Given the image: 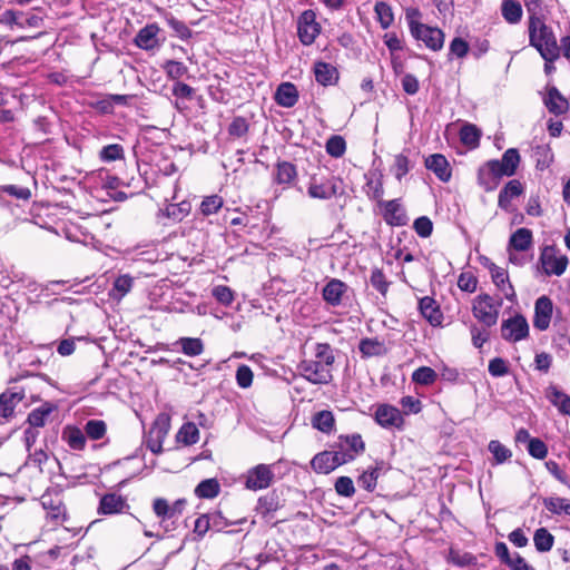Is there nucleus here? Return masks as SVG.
Returning <instances> with one entry per match:
<instances>
[{"instance_id":"nucleus-1","label":"nucleus","mask_w":570,"mask_h":570,"mask_svg":"<svg viewBox=\"0 0 570 570\" xmlns=\"http://www.w3.org/2000/svg\"><path fill=\"white\" fill-rule=\"evenodd\" d=\"M335 357L332 347L327 343H317L315 346V360H303L297 365L299 374L315 385L328 384L332 379V366Z\"/></svg>"},{"instance_id":"nucleus-2","label":"nucleus","mask_w":570,"mask_h":570,"mask_svg":"<svg viewBox=\"0 0 570 570\" xmlns=\"http://www.w3.org/2000/svg\"><path fill=\"white\" fill-rule=\"evenodd\" d=\"M529 42L534 47L543 60H557L559 46L552 29L546 24L542 17H529Z\"/></svg>"},{"instance_id":"nucleus-3","label":"nucleus","mask_w":570,"mask_h":570,"mask_svg":"<svg viewBox=\"0 0 570 570\" xmlns=\"http://www.w3.org/2000/svg\"><path fill=\"white\" fill-rule=\"evenodd\" d=\"M186 507L185 499H178L169 503L166 499L157 498L153 502V510L160 520L159 524L165 532L176 529L177 521Z\"/></svg>"},{"instance_id":"nucleus-4","label":"nucleus","mask_w":570,"mask_h":570,"mask_svg":"<svg viewBox=\"0 0 570 570\" xmlns=\"http://www.w3.org/2000/svg\"><path fill=\"white\" fill-rule=\"evenodd\" d=\"M502 306L501 298H493L489 294H480L473 299V316L487 327L497 324L500 308Z\"/></svg>"},{"instance_id":"nucleus-5","label":"nucleus","mask_w":570,"mask_h":570,"mask_svg":"<svg viewBox=\"0 0 570 570\" xmlns=\"http://www.w3.org/2000/svg\"><path fill=\"white\" fill-rule=\"evenodd\" d=\"M342 193L341 179L337 177H317L312 176L308 187L307 195L311 198L320 200H328L336 195Z\"/></svg>"},{"instance_id":"nucleus-6","label":"nucleus","mask_w":570,"mask_h":570,"mask_svg":"<svg viewBox=\"0 0 570 570\" xmlns=\"http://www.w3.org/2000/svg\"><path fill=\"white\" fill-rule=\"evenodd\" d=\"M0 23L10 30L39 28L43 23V18L35 12L4 10L0 14Z\"/></svg>"},{"instance_id":"nucleus-7","label":"nucleus","mask_w":570,"mask_h":570,"mask_svg":"<svg viewBox=\"0 0 570 570\" xmlns=\"http://www.w3.org/2000/svg\"><path fill=\"white\" fill-rule=\"evenodd\" d=\"M411 35L424 45L433 50L439 51L443 48L444 45V33L439 28H433L428 24L411 20L409 22Z\"/></svg>"},{"instance_id":"nucleus-8","label":"nucleus","mask_w":570,"mask_h":570,"mask_svg":"<svg viewBox=\"0 0 570 570\" xmlns=\"http://www.w3.org/2000/svg\"><path fill=\"white\" fill-rule=\"evenodd\" d=\"M539 262L548 276H561L569 264L568 257L554 246H546L540 254Z\"/></svg>"},{"instance_id":"nucleus-9","label":"nucleus","mask_w":570,"mask_h":570,"mask_svg":"<svg viewBox=\"0 0 570 570\" xmlns=\"http://www.w3.org/2000/svg\"><path fill=\"white\" fill-rule=\"evenodd\" d=\"M244 485L247 490L259 491L267 489L274 481L273 465L257 464L246 471L243 475Z\"/></svg>"},{"instance_id":"nucleus-10","label":"nucleus","mask_w":570,"mask_h":570,"mask_svg":"<svg viewBox=\"0 0 570 570\" xmlns=\"http://www.w3.org/2000/svg\"><path fill=\"white\" fill-rule=\"evenodd\" d=\"M529 331L528 321L521 314L503 320L501 323V337L510 343L525 340L529 336Z\"/></svg>"},{"instance_id":"nucleus-11","label":"nucleus","mask_w":570,"mask_h":570,"mask_svg":"<svg viewBox=\"0 0 570 570\" xmlns=\"http://www.w3.org/2000/svg\"><path fill=\"white\" fill-rule=\"evenodd\" d=\"M340 458H344V464L353 461L365 450V443L357 433L351 435H340L337 442L333 446Z\"/></svg>"},{"instance_id":"nucleus-12","label":"nucleus","mask_w":570,"mask_h":570,"mask_svg":"<svg viewBox=\"0 0 570 570\" xmlns=\"http://www.w3.org/2000/svg\"><path fill=\"white\" fill-rule=\"evenodd\" d=\"M321 33V26L316 21L313 10H305L297 19V35L304 46L312 45Z\"/></svg>"},{"instance_id":"nucleus-13","label":"nucleus","mask_w":570,"mask_h":570,"mask_svg":"<svg viewBox=\"0 0 570 570\" xmlns=\"http://www.w3.org/2000/svg\"><path fill=\"white\" fill-rule=\"evenodd\" d=\"M284 502L281 494L273 490L257 500L255 510L266 522H271L275 512L284 507Z\"/></svg>"},{"instance_id":"nucleus-14","label":"nucleus","mask_w":570,"mask_h":570,"mask_svg":"<svg viewBox=\"0 0 570 570\" xmlns=\"http://www.w3.org/2000/svg\"><path fill=\"white\" fill-rule=\"evenodd\" d=\"M488 268L490 271L492 282L497 288L503 294L504 298L511 303H514L517 301V294L510 282L508 272L494 263H489Z\"/></svg>"},{"instance_id":"nucleus-15","label":"nucleus","mask_w":570,"mask_h":570,"mask_svg":"<svg viewBox=\"0 0 570 570\" xmlns=\"http://www.w3.org/2000/svg\"><path fill=\"white\" fill-rule=\"evenodd\" d=\"M553 314V303L550 297L542 295L534 303L533 326L539 331L549 328Z\"/></svg>"},{"instance_id":"nucleus-16","label":"nucleus","mask_w":570,"mask_h":570,"mask_svg":"<svg viewBox=\"0 0 570 570\" xmlns=\"http://www.w3.org/2000/svg\"><path fill=\"white\" fill-rule=\"evenodd\" d=\"M375 421L384 429H401L404 423L400 410L389 404L377 406Z\"/></svg>"},{"instance_id":"nucleus-17","label":"nucleus","mask_w":570,"mask_h":570,"mask_svg":"<svg viewBox=\"0 0 570 570\" xmlns=\"http://www.w3.org/2000/svg\"><path fill=\"white\" fill-rule=\"evenodd\" d=\"M384 220L391 226H404L407 216L399 199L380 200Z\"/></svg>"},{"instance_id":"nucleus-18","label":"nucleus","mask_w":570,"mask_h":570,"mask_svg":"<svg viewBox=\"0 0 570 570\" xmlns=\"http://www.w3.org/2000/svg\"><path fill=\"white\" fill-rule=\"evenodd\" d=\"M342 464H344V458H340L334 449L316 454L311 461L313 470L323 474L332 472Z\"/></svg>"},{"instance_id":"nucleus-19","label":"nucleus","mask_w":570,"mask_h":570,"mask_svg":"<svg viewBox=\"0 0 570 570\" xmlns=\"http://www.w3.org/2000/svg\"><path fill=\"white\" fill-rule=\"evenodd\" d=\"M348 286L337 278L330 279L323 287L322 297L326 304L336 307L342 304L343 296L346 294Z\"/></svg>"},{"instance_id":"nucleus-20","label":"nucleus","mask_w":570,"mask_h":570,"mask_svg":"<svg viewBox=\"0 0 570 570\" xmlns=\"http://www.w3.org/2000/svg\"><path fill=\"white\" fill-rule=\"evenodd\" d=\"M160 28L156 23H149L141 28L135 38V43L138 48L144 50H153L160 46L158 33Z\"/></svg>"},{"instance_id":"nucleus-21","label":"nucleus","mask_w":570,"mask_h":570,"mask_svg":"<svg viewBox=\"0 0 570 570\" xmlns=\"http://www.w3.org/2000/svg\"><path fill=\"white\" fill-rule=\"evenodd\" d=\"M41 505L47 511L46 518L56 524H60L67 520V511L60 499L50 495L41 498Z\"/></svg>"},{"instance_id":"nucleus-22","label":"nucleus","mask_w":570,"mask_h":570,"mask_svg":"<svg viewBox=\"0 0 570 570\" xmlns=\"http://www.w3.org/2000/svg\"><path fill=\"white\" fill-rule=\"evenodd\" d=\"M419 309L421 315L430 323V325L435 327L442 324L443 314L434 298L430 296L421 298L419 301Z\"/></svg>"},{"instance_id":"nucleus-23","label":"nucleus","mask_w":570,"mask_h":570,"mask_svg":"<svg viewBox=\"0 0 570 570\" xmlns=\"http://www.w3.org/2000/svg\"><path fill=\"white\" fill-rule=\"evenodd\" d=\"M425 167L433 171L441 181H449L452 173L448 159L441 154L430 155L425 159Z\"/></svg>"},{"instance_id":"nucleus-24","label":"nucleus","mask_w":570,"mask_h":570,"mask_svg":"<svg viewBox=\"0 0 570 570\" xmlns=\"http://www.w3.org/2000/svg\"><path fill=\"white\" fill-rule=\"evenodd\" d=\"M274 99L278 106L292 108L298 101V90L292 82H282L275 91Z\"/></svg>"},{"instance_id":"nucleus-25","label":"nucleus","mask_w":570,"mask_h":570,"mask_svg":"<svg viewBox=\"0 0 570 570\" xmlns=\"http://www.w3.org/2000/svg\"><path fill=\"white\" fill-rule=\"evenodd\" d=\"M543 102L551 114L557 116L566 114L569 109L568 100L560 94L556 87L548 89Z\"/></svg>"},{"instance_id":"nucleus-26","label":"nucleus","mask_w":570,"mask_h":570,"mask_svg":"<svg viewBox=\"0 0 570 570\" xmlns=\"http://www.w3.org/2000/svg\"><path fill=\"white\" fill-rule=\"evenodd\" d=\"M315 80L322 86H333L338 81L337 69L327 62L317 61L314 63Z\"/></svg>"},{"instance_id":"nucleus-27","label":"nucleus","mask_w":570,"mask_h":570,"mask_svg":"<svg viewBox=\"0 0 570 570\" xmlns=\"http://www.w3.org/2000/svg\"><path fill=\"white\" fill-rule=\"evenodd\" d=\"M22 391H6L0 395V416L9 419L13 415L14 407L23 400Z\"/></svg>"},{"instance_id":"nucleus-28","label":"nucleus","mask_w":570,"mask_h":570,"mask_svg":"<svg viewBox=\"0 0 570 570\" xmlns=\"http://www.w3.org/2000/svg\"><path fill=\"white\" fill-rule=\"evenodd\" d=\"M523 193V186L518 179H512L499 193L498 205L504 210L510 209L511 200Z\"/></svg>"},{"instance_id":"nucleus-29","label":"nucleus","mask_w":570,"mask_h":570,"mask_svg":"<svg viewBox=\"0 0 570 570\" xmlns=\"http://www.w3.org/2000/svg\"><path fill=\"white\" fill-rule=\"evenodd\" d=\"M191 210V205L187 200H181L179 203H169L163 209H160V215L165 216L173 223L181 222Z\"/></svg>"},{"instance_id":"nucleus-30","label":"nucleus","mask_w":570,"mask_h":570,"mask_svg":"<svg viewBox=\"0 0 570 570\" xmlns=\"http://www.w3.org/2000/svg\"><path fill=\"white\" fill-rule=\"evenodd\" d=\"M61 439L69 445L70 449L81 451L86 446L85 432L75 425H67L62 430Z\"/></svg>"},{"instance_id":"nucleus-31","label":"nucleus","mask_w":570,"mask_h":570,"mask_svg":"<svg viewBox=\"0 0 570 570\" xmlns=\"http://www.w3.org/2000/svg\"><path fill=\"white\" fill-rule=\"evenodd\" d=\"M127 507L125 499L116 493L105 494L100 499L98 512L101 514H116Z\"/></svg>"},{"instance_id":"nucleus-32","label":"nucleus","mask_w":570,"mask_h":570,"mask_svg":"<svg viewBox=\"0 0 570 570\" xmlns=\"http://www.w3.org/2000/svg\"><path fill=\"white\" fill-rule=\"evenodd\" d=\"M533 236L532 232L528 228H518L509 239L508 247L515 252H525L532 246Z\"/></svg>"},{"instance_id":"nucleus-33","label":"nucleus","mask_w":570,"mask_h":570,"mask_svg":"<svg viewBox=\"0 0 570 570\" xmlns=\"http://www.w3.org/2000/svg\"><path fill=\"white\" fill-rule=\"evenodd\" d=\"M547 397L561 414L570 416V396L568 394L551 385L547 390Z\"/></svg>"},{"instance_id":"nucleus-34","label":"nucleus","mask_w":570,"mask_h":570,"mask_svg":"<svg viewBox=\"0 0 570 570\" xmlns=\"http://www.w3.org/2000/svg\"><path fill=\"white\" fill-rule=\"evenodd\" d=\"M383 469H384L383 462L376 463L375 466H370L357 479L358 485L368 492L374 491L376 488V481H377L379 476L381 475Z\"/></svg>"},{"instance_id":"nucleus-35","label":"nucleus","mask_w":570,"mask_h":570,"mask_svg":"<svg viewBox=\"0 0 570 570\" xmlns=\"http://www.w3.org/2000/svg\"><path fill=\"white\" fill-rule=\"evenodd\" d=\"M297 177L296 167L289 161H281L276 165L274 179L279 185H289Z\"/></svg>"},{"instance_id":"nucleus-36","label":"nucleus","mask_w":570,"mask_h":570,"mask_svg":"<svg viewBox=\"0 0 570 570\" xmlns=\"http://www.w3.org/2000/svg\"><path fill=\"white\" fill-rule=\"evenodd\" d=\"M358 350L363 357L381 356L387 352L385 344L377 338L361 340Z\"/></svg>"},{"instance_id":"nucleus-37","label":"nucleus","mask_w":570,"mask_h":570,"mask_svg":"<svg viewBox=\"0 0 570 570\" xmlns=\"http://www.w3.org/2000/svg\"><path fill=\"white\" fill-rule=\"evenodd\" d=\"M501 13L508 23H518L522 18V7L515 0H503L501 4Z\"/></svg>"},{"instance_id":"nucleus-38","label":"nucleus","mask_w":570,"mask_h":570,"mask_svg":"<svg viewBox=\"0 0 570 570\" xmlns=\"http://www.w3.org/2000/svg\"><path fill=\"white\" fill-rule=\"evenodd\" d=\"M175 345L180 346L181 352L187 356H198L204 352V343L198 337H180Z\"/></svg>"},{"instance_id":"nucleus-39","label":"nucleus","mask_w":570,"mask_h":570,"mask_svg":"<svg viewBox=\"0 0 570 570\" xmlns=\"http://www.w3.org/2000/svg\"><path fill=\"white\" fill-rule=\"evenodd\" d=\"M176 440L185 445H191L198 442L199 431L195 423L188 422L183 424L176 435Z\"/></svg>"},{"instance_id":"nucleus-40","label":"nucleus","mask_w":570,"mask_h":570,"mask_svg":"<svg viewBox=\"0 0 570 570\" xmlns=\"http://www.w3.org/2000/svg\"><path fill=\"white\" fill-rule=\"evenodd\" d=\"M219 490L220 487L216 479H206L196 487L195 494L198 498L213 499L218 495Z\"/></svg>"},{"instance_id":"nucleus-41","label":"nucleus","mask_w":570,"mask_h":570,"mask_svg":"<svg viewBox=\"0 0 570 570\" xmlns=\"http://www.w3.org/2000/svg\"><path fill=\"white\" fill-rule=\"evenodd\" d=\"M170 429V419L167 414H159L155 420L149 433L164 443Z\"/></svg>"},{"instance_id":"nucleus-42","label":"nucleus","mask_w":570,"mask_h":570,"mask_svg":"<svg viewBox=\"0 0 570 570\" xmlns=\"http://www.w3.org/2000/svg\"><path fill=\"white\" fill-rule=\"evenodd\" d=\"M543 504L548 511L553 514L566 513L570 515V500L559 497H550L543 500Z\"/></svg>"},{"instance_id":"nucleus-43","label":"nucleus","mask_w":570,"mask_h":570,"mask_svg":"<svg viewBox=\"0 0 570 570\" xmlns=\"http://www.w3.org/2000/svg\"><path fill=\"white\" fill-rule=\"evenodd\" d=\"M533 542L538 551L548 552L553 547L554 538L546 528H539L534 532Z\"/></svg>"},{"instance_id":"nucleus-44","label":"nucleus","mask_w":570,"mask_h":570,"mask_svg":"<svg viewBox=\"0 0 570 570\" xmlns=\"http://www.w3.org/2000/svg\"><path fill=\"white\" fill-rule=\"evenodd\" d=\"M52 410L53 406L49 403H46L30 412L28 415V422L31 426L41 428L46 424L47 417L50 415Z\"/></svg>"},{"instance_id":"nucleus-45","label":"nucleus","mask_w":570,"mask_h":570,"mask_svg":"<svg viewBox=\"0 0 570 570\" xmlns=\"http://www.w3.org/2000/svg\"><path fill=\"white\" fill-rule=\"evenodd\" d=\"M334 415L331 411L317 412L313 417V426L324 433H330L334 428Z\"/></svg>"},{"instance_id":"nucleus-46","label":"nucleus","mask_w":570,"mask_h":570,"mask_svg":"<svg viewBox=\"0 0 570 570\" xmlns=\"http://www.w3.org/2000/svg\"><path fill=\"white\" fill-rule=\"evenodd\" d=\"M488 449L493 455L494 464H502L512 456L511 450L498 440L490 441Z\"/></svg>"},{"instance_id":"nucleus-47","label":"nucleus","mask_w":570,"mask_h":570,"mask_svg":"<svg viewBox=\"0 0 570 570\" xmlns=\"http://www.w3.org/2000/svg\"><path fill=\"white\" fill-rule=\"evenodd\" d=\"M374 11L383 29H387L394 21V14L392 8L383 1L376 2Z\"/></svg>"},{"instance_id":"nucleus-48","label":"nucleus","mask_w":570,"mask_h":570,"mask_svg":"<svg viewBox=\"0 0 570 570\" xmlns=\"http://www.w3.org/2000/svg\"><path fill=\"white\" fill-rule=\"evenodd\" d=\"M83 432L89 439L97 441L106 435L107 425L102 420H89Z\"/></svg>"},{"instance_id":"nucleus-49","label":"nucleus","mask_w":570,"mask_h":570,"mask_svg":"<svg viewBox=\"0 0 570 570\" xmlns=\"http://www.w3.org/2000/svg\"><path fill=\"white\" fill-rule=\"evenodd\" d=\"M438 379L436 372L429 366H421L416 368L412 374L413 382L421 385H431Z\"/></svg>"},{"instance_id":"nucleus-50","label":"nucleus","mask_w":570,"mask_h":570,"mask_svg":"<svg viewBox=\"0 0 570 570\" xmlns=\"http://www.w3.org/2000/svg\"><path fill=\"white\" fill-rule=\"evenodd\" d=\"M325 148L330 156L340 158L345 154L346 142L342 136L335 135L327 139Z\"/></svg>"},{"instance_id":"nucleus-51","label":"nucleus","mask_w":570,"mask_h":570,"mask_svg":"<svg viewBox=\"0 0 570 570\" xmlns=\"http://www.w3.org/2000/svg\"><path fill=\"white\" fill-rule=\"evenodd\" d=\"M478 183L487 191H492L499 186V181L492 176V173L485 166H481L478 171Z\"/></svg>"},{"instance_id":"nucleus-52","label":"nucleus","mask_w":570,"mask_h":570,"mask_svg":"<svg viewBox=\"0 0 570 570\" xmlns=\"http://www.w3.org/2000/svg\"><path fill=\"white\" fill-rule=\"evenodd\" d=\"M165 20L178 38L187 40L191 37V30L185 24V22L176 19L173 14L166 13Z\"/></svg>"},{"instance_id":"nucleus-53","label":"nucleus","mask_w":570,"mask_h":570,"mask_svg":"<svg viewBox=\"0 0 570 570\" xmlns=\"http://www.w3.org/2000/svg\"><path fill=\"white\" fill-rule=\"evenodd\" d=\"M99 157L102 161L110 163L119 159H124L125 151L121 145L111 144L102 147L99 153Z\"/></svg>"},{"instance_id":"nucleus-54","label":"nucleus","mask_w":570,"mask_h":570,"mask_svg":"<svg viewBox=\"0 0 570 570\" xmlns=\"http://www.w3.org/2000/svg\"><path fill=\"white\" fill-rule=\"evenodd\" d=\"M501 161L504 165V167L509 170V171H507L508 177L513 176L518 169L519 164H520L519 151L515 148H509L503 154Z\"/></svg>"},{"instance_id":"nucleus-55","label":"nucleus","mask_w":570,"mask_h":570,"mask_svg":"<svg viewBox=\"0 0 570 570\" xmlns=\"http://www.w3.org/2000/svg\"><path fill=\"white\" fill-rule=\"evenodd\" d=\"M223 198L218 195H210L203 199L200 212L205 216L216 214L223 206Z\"/></svg>"},{"instance_id":"nucleus-56","label":"nucleus","mask_w":570,"mask_h":570,"mask_svg":"<svg viewBox=\"0 0 570 570\" xmlns=\"http://www.w3.org/2000/svg\"><path fill=\"white\" fill-rule=\"evenodd\" d=\"M480 136H481L480 130L474 125H470V124L464 125L460 131L461 141L464 145H469L472 147H474L479 144Z\"/></svg>"},{"instance_id":"nucleus-57","label":"nucleus","mask_w":570,"mask_h":570,"mask_svg":"<svg viewBox=\"0 0 570 570\" xmlns=\"http://www.w3.org/2000/svg\"><path fill=\"white\" fill-rule=\"evenodd\" d=\"M370 282L371 285L383 296L387 293L390 282L386 281V277L382 269L373 268L371 272Z\"/></svg>"},{"instance_id":"nucleus-58","label":"nucleus","mask_w":570,"mask_h":570,"mask_svg":"<svg viewBox=\"0 0 570 570\" xmlns=\"http://www.w3.org/2000/svg\"><path fill=\"white\" fill-rule=\"evenodd\" d=\"M164 69L167 76L173 80L181 78L188 71V68L185 66V63L176 60L166 61V63L164 65Z\"/></svg>"},{"instance_id":"nucleus-59","label":"nucleus","mask_w":570,"mask_h":570,"mask_svg":"<svg viewBox=\"0 0 570 570\" xmlns=\"http://www.w3.org/2000/svg\"><path fill=\"white\" fill-rule=\"evenodd\" d=\"M392 171L397 180H401L410 171V161L406 156L399 154L394 157Z\"/></svg>"},{"instance_id":"nucleus-60","label":"nucleus","mask_w":570,"mask_h":570,"mask_svg":"<svg viewBox=\"0 0 570 570\" xmlns=\"http://www.w3.org/2000/svg\"><path fill=\"white\" fill-rule=\"evenodd\" d=\"M413 228L420 237L426 238L432 234L433 223L429 217L421 216L414 220Z\"/></svg>"},{"instance_id":"nucleus-61","label":"nucleus","mask_w":570,"mask_h":570,"mask_svg":"<svg viewBox=\"0 0 570 570\" xmlns=\"http://www.w3.org/2000/svg\"><path fill=\"white\" fill-rule=\"evenodd\" d=\"M527 450L532 458L538 460H543L548 455V446L538 438L530 441Z\"/></svg>"},{"instance_id":"nucleus-62","label":"nucleus","mask_w":570,"mask_h":570,"mask_svg":"<svg viewBox=\"0 0 570 570\" xmlns=\"http://www.w3.org/2000/svg\"><path fill=\"white\" fill-rule=\"evenodd\" d=\"M336 492L345 498H351L355 493L353 480L348 476H340L335 482Z\"/></svg>"},{"instance_id":"nucleus-63","label":"nucleus","mask_w":570,"mask_h":570,"mask_svg":"<svg viewBox=\"0 0 570 570\" xmlns=\"http://www.w3.org/2000/svg\"><path fill=\"white\" fill-rule=\"evenodd\" d=\"M253 371L250 370V367L248 365H240L238 366L237 371H236V382H237V385L242 389H247L252 385L253 383Z\"/></svg>"},{"instance_id":"nucleus-64","label":"nucleus","mask_w":570,"mask_h":570,"mask_svg":"<svg viewBox=\"0 0 570 570\" xmlns=\"http://www.w3.org/2000/svg\"><path fill=\"white\" fill-rule=\"evenodd\" d=\"M213 296L223 305H230L234 301L233 291L228 286L218 285L213 288Z\"/></svg>"}]
</instances>
